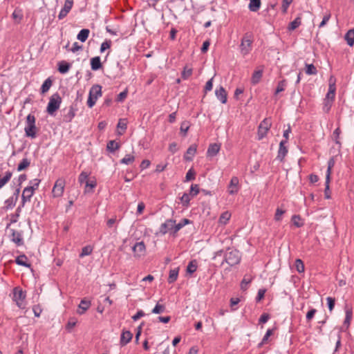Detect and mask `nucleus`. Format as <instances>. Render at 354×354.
<instances>
[{"label":"nucleus","mask_w":354,"mask_h":354,"mask_svg":"<svg viewBox=\"0 0 354 354\" xmlns=\"http://www.w3.org/2000/svg\"><path fill=\"white\" fill-rule=\"evenodd\" d=\"M251 281L252 279L250 278H247L246 277H244L241 283V289L246 290L248 288V285L251 282Z\"/></svg>","instance_id":"obj_59"},{"label":"nucleus","mask_w":354,"mask_h":354,"mask_svg":"<svg viewBox=\"0 0 354 354\" xmlns=\"http://www.w3.org/2000/svg\"><path fill=\"white\" fill-rule=\"evenodd\" d=\"M92 252H93V247H91V245L84 246L82 249V252L80 254V257L82 258L85 256H88V255L91 254L92 253Z\"/></svg>","instance_id":"obj_47"},{"label":"nucleus","mask_w":354,"mask_h":354,"mask_svg":"<svg viewBox=\"0 0 354 354\" xmlns=\"http://www.w3.org/2000/svg\"><path fill=\"white\" fill-rule=\"evenodd\" d=\"M192 75V68L187 66L184 67L181 73V77L183 80H187Z\"/></svg>","instance_id":"obj_48"},{"label":"nucleus","mask_w":354,"mask_h":354,"mask_svg":"<svg viewBox=\"0 0 354 354\" xmlns=\"http://www.w3.org/2000/svg\"><path fill=\"white\" fill-rule=\"evenodd\" d=\"M306 73L309 75H316L317 73V70L313 64H306Z\"/></svg>","instance_id":"obj_43"},{"label":"nucleus","mask_w":354,"mask_h":354,"mask_svg":"<svg viewBox=\"0 0 354 354\" xmlns=\"http://www.w3.org/2000/svg\"><path fill=\"white\" fill-rule=\"evenodd\" d=\"M65 184V180L63 178H59L55 181L52 190L53 196L54 198L62 196L64 192Z\"/></svg>","instance_id":"obj_7"},{"label":"nucleus","mask_w":354,"mask_h":354,"mask_svg":"<svg viewBox=\"0 0 354 354\" xmlns=\"http://www.w3.org/2000/svg\"><path fill=\"white\" fill-rule=\"evenodd\" d=\"M199 192H200V189H199L198 185L192 184L190 187V190H189V196L192 198H194V196L198 195Z\"/></svg>","instance_id":"obj_44"},{"label":"nucleus","mask_w":354,"mask_h":354,"mask_svg":"<svg viewBox=\"0 0 354 354\" xmlns=\"http://www.w3.org/2000/svg\"><path fill=\"white\" fill-rule=\"evenodd\" d=\"M91 305V301L86 300V299H82L78 306L77 313L79 315L84 314L85 312L90 308Z\"/></svg>","instance_id":"obj_19"},{"label":"nucleus","mask_w":354,"mask_h":354,"mask_svg":"<svg viewBox=\"0 0 354 354\" xmlns=\"http://www.w3.org/2000/svg\"><path fill=\"white\" fill-rule=\"evenodd\" d=\"M198 268V262L196 259L192 260L189 262L187 266V272L189 274H192L195 272Z\"/></svg>","instance_id":"obj_32"},{"label":"nucleus","mask_w":354,"mask_h":354,"mask_svg":"<svg viewBox=\"0 0 354 354\" xmlns=\"http://www.w3.org/2000/svg\"><path fill=\"white\" fill-rule=\"evenodd\" d=\"M135 156L132 154H127L123 158L120 160L121 165H131L135 161Z\"/></svg>","instance_id":"obj_36"},{"label":"nucleus","mask_w":354,"mask_h":354,"mask_svg":"<svg viewBox=\"0 0 354 354\" xmlns=\"http://www.w3.org/2000/svg\"><path fill=\"white\" fill-rule=\"evenodd\" d=\"M11 232V241L14 242L17 246L24 245V239L22 233L17 232L13 229L10 230Z\"/></svg>","instance_id":"obj_15"},{"label":"nucleus","mask_w":354,"mask_h":354,"mask_svg":"<svg viewBox=\"0 0 354 354\" xmlns=\"http://www.w3.org/2000/svg\"><path fill=\"white\" fill-rule=\"evenodd\" d=\"M41 183V180L38 178H35L29 181L28 187L32 188V189L35 192L38 189L39 185Z\"/></svg>","instance_id":"obj_50"},{"label":"nucleus","mask_w":354,"mask_h":354,"mask_svg":"<svg viewBox=\"0 0 354 354\" xmlns=\"http://www.w3.org/2000/svg\"><path fill=\"white\" fill-rule=\"evenodd\" d=\"M12 173L7 171L5 176L0 179V189H1L11 178Z\"/></svg>","instance_id":"obj_46"},{"label":"nucleus","mask_w":354,"mask_h":354,"mask_svg":"<svg viewBox=\"0 0 354 354\" xmlns=\"http://www.w3.org/2000/svg\"><path fill=\"white\" fill-rule=\"evenodd\" d=\"M132 251L136 257L143 256L146 251V246L143 241L136 242L132 247Z\"/></svg>","instance_id":"obj_10"},{"label":"nucleus","mask_w":354,"mask_h":354,"mask_svg":"<svg viewBox=\"0 0 354 354\" xmlns=\"http://www.w3.org/2000/svg\"><path fill=\"white\" fill-rule=\"evenodd\" d=\"M191 196L188 193H184L183 196L180 197V202L183 204V205L185 207H187L189 206V202L191 201Z\"/></svg>","instance_id":"obj_41"},{"label":"nucleus","mask_w":354,"mask_h":354,"mask_svg":"<svg viewBox=\"0 0 354 354\" xmlns=\"http://www.w3.org/2000/svg\"><path fill=\"white\" fill-rule=\"evenodd\" d=\"M300 221H301L300 216L293 215L292 216V221L293 224L297 227H299L303 225V223H300Z\"/></svg>","instance_id":"obj_53"},{"label":"nucleus","mask_w":354,"mask_h":354,"mask_svg":"<svg viewBox=\"0 0 354 354\" xmlns=\"http://www.w3.org/2000/svg\"><path fill=\"white\" fill-rule=\"evenodd\" d=\"M111 45V40H106L104 41L100 46V53H103L106 49L109 48Z\"/></svg>","instance_id":"obj_57"},{"label":"nucleus","mask_w":354,"mask_h":354,"mask_svg":"<svg viewBox=\"0 0 354 354\" xmlns=\"http://www.w3.org/2000/svg\"><path fill=\"white\" fill-rule=\"evenodd\" d=\"M326 301H327V305H328V310L330 311H332L333 310L335 304V298L328 297L326 298Z\"/></svg>","instance_id":"obj_55"},{"label":"nucleus","mask_w":354,"mask_h":354,"mask_svg":"<svg viewBox=\"0 0 354 354\" xmlns=\"http://www.w3.org/2000/svg\"><path fill=\"white\" fill-rule=\"evenodd\" d=\"M120 145L118 142L115 140H110L108 142L106 149L109 151L114 153L116 150L120 148Z\"/></svg>","instance_id":"obj_35"},{"label":"nucleus","mask_w":354,"mask_h":354,"mask_svg":"<svg viewBox=\"0 0 354 354\" xmlns=\"http://www.w3.org/2000/svg\"><path fill=\"white\" fill-rule=\"evenodd\" d=\"M239 180L238 177L233 176L227 186V192L230 195L236 194L239 191Z\"/></svg>","instance_id":"obj_8"},{"label":"nucleus","mask_w":354,"mask_h":354,"mask_svg":"<svg viewBox=\"0 0 354 354\" xmlns=\"http://www.w3.org/2000/svg\"><path fill=\"white\" fill-rule=\"evenodd\" d=\"M52 80H50V77L47 78L42 84L41 86V93H46L47 91H48V90L50 89V88L52 86Z\"/></svg>","instance_id":"obj_37"},{"label":"nucleus","mask_w":354,"mask_h":354,"mask_svg":"<svg viewBox=\"0 0 354 354\" xmlns=\"http://www.w3.org/2000/svg\"><path fill=\"white\" fill-rule=\"evenodd\" d=\"M62 103V98L58 93L51 95L47 105L46 111L50 115H54L55 112L59 109Z\"/></svg>","instance_id":"obj_4"},{"label":"nucleus","mask_w":354,"mask_h":354,"mask_svg":"<svg viewBox=\"0 0 354 354\" xmlns=\"http://www.w3.org/2000/svg\"><path fill=\"white\" fill-rule=\"evenodd\" d=\"M178 276V268L172 269L169 271L167 281L169 283H173L177 280Z\"/></svg>","instance_id":"obj_34"},{"label":"nucleus","mask_w":354,"mask_h":354,"mask_svg":"<svg viewBox=\"0 0 354 354\" xmlns=\"http://www.w3.org/2000/svg\"><path fill=\"white\" fill-rule=\"evenodd\" d=\"M295 268H296V270L297 271L299 272V273H302L304 272V264L303 263V261L299 259H297L295 260Z\"/></svg>","instance_id":"obj_49"},{"label":"nucleus","mask_w":354,"mask_h":354,"mask_svg":"<svg viewBox=\"0 0 354 354\" xmlns=\"http://www.w3.org/2000/svg\"><path fill=\"white\" fill-rule=\"evenodd\" d=\"M102 95V86L99 84L93 85L90 91L87 100V105L92 108L96 103L97 100Z\"/></svg>","instance_id":"obj_5"},{"label":"nucleus","mask_w":354,"mask_h":354,"mask_svg":"<svg viewBox=\"0 0 354 354\" xmlns=\"http://www.w3.org/2000/svg\"><path fill=\"white\" fill-rule=\"evenodd\" d=\"M221 149V145L217 143L210 144L207 151V155L208 156L214 157L217 155Z\"/></svg>","instance_id":"obj_22"},{"label":"nucleus","mask_w":354,"mask_h":354,"mask_svg":"<svg viewBox=\"0 0 354 354\" xmlns=\"http://www.w3.org/2000/svg\"><path fill=\"white\" fill-rule=\"evenodd\" d=\"M36 118L34 115L30 113L26 117V124L24 127L25 136L28 138L34 139L37 137Z\"/></svg>","instance_id":"obj_2"},{"label":"nucleus","mask_w":354,"mask_h":354,"mask_svg":"<svg viewBox=\"0 0 354 354\" xmlns=\"http://www.w3.org/2000/svg\"><path fill=\"white\" fill-rule=\"evenodd\" d=\"M176 223V221L173 219H167L166 221L161 224L160 227V233L161 234H165L168 232H169L171 234H172V232L174 230V223Z\"/></svg>","instance_id":"obj_11"},{"label":"nucleus","mask_w":354,"mask_h":354,"mask_svg":"<svg viewBox=\"0 0 354 354\" xmlns=\"http://www.w3.org/2000/svg\"><path fill=\"white\" fill-rule=\"evenodd\" d=\"M192 221L189 220V219H187V218H183L178 223L176 224L175 223H174V230L172 232V234H175L176 233H177L180 229H182L184 226H185L186 225H188L189 223H191Z\"/></svg>","instance_id":"obj_23"},{"label":"nucleus","mask_w":354,"mask_h":354,"mask_svg":"<svg viewBox=\"0 0 354 354\" xmlns=\"http://www.w3.org/2000/svg\"><path fill=\"white\" fill-rule=\"evenodd\" d=\"M286 87V81L285 80H281L278 82L277 86L275 90L274 94L277 95L285 90Z\"/></svg>","instance_id":"obj_45"},{"label":"nucleus","mask_w":354,"mask_h":354,"mask_svg":"<svg viewBox=\"0 0 354 354\" xmlns=\"http://www.w3.org/2000/svg\"><path fill=\"white\" fill-rule=\"evenodd\" d=\"M91 68L93 71H97L102 68L100 57L99 56L91 59Z\"/></svg>","instance_id":"obj_25"},{"label":"nucleus","mask_w":354,"mask_h":354,"mask_svg":"<svg viewBox=\"0 0 354 354\" xmlns=\"http://www.w3.org/2000/svg\"><path fill=\"white\" fill-rule=\"evenodd\" d=\"M12 17L17 24H19L24 17L22 10L16 8L12 14Z\"/></svg>","instance_id":"obj_27"},{"label":"nucleus","mask_w":354,"mask_h":354,"mask_svg":"<svg viewBox=\"0 0 354 354\" xmlns=\"http://www.w3.org/2000/svg\"><path fill=\"white\" fill-rule=\"evenodd\" d=\"M344 38L347 44L350 46H353L354 45V29L348 30Z\"/></svg>","instance_id":"obj_29"},{"label":"nucleus","mask_w":354,"mask_h":354,"mask_svg":"<svg viewBox=\"0 0 354 354\" xmlns=\"http://www.w3.org/2000/svg\"><path fill=\"white\" fill-rule=\"evenodd\" d=\"M88 177V174L86 171H82L80 176H79V182L80 183H83L84 182L86 183V181H87V178Z\"/></svg>","instance_id":"obj_64"},{"label":"nucleus","mask_w":354,"mask_h":354,"mask_svg":"<svg viewBox=\"0 0 354 354\" xmlns=\"http://www.w3.org/2000/svg\"><path fill=\"white\" fill-rule=\"evenodd\" d=\"M189 125L188 122H183L180 125V131L185 136L189 130Z\"/></svg>","instance_id":"obj_60"},{"label":"nucleus","mask_w":354,"mask_h":354,"mask_svg":"<svg viewBox=\"0 0 354 354\" xmlns=\"http://www.w3.org/2000/svg\"><path fill=\"white\" fill-rule=\"evenodd\" d=\"M133 337V334L129 330L122 331L120 335V344L124 346L129 343Z\"/></svg>","instance_id":"obj_18"},{"label":"nucleus","mask_w":354,"mask_h":354,"mask_svg":"<svg viewBox=\"0 0 354 354\" xmlns=\"http://www.w3.org/2000/svg\"><path fill=\"white\" fill-rule=\"evenodd\" d=\"M197 150V146L196 145H192L187 149L186 153L184 156V159L187 161H191L193 160L194 156H195Z\"/></svg>","instance_id":"obj_21"},{"label":"nucleus","mask_w":354,"mask_h":354,"mask_svg":"<svg viewBox=\"0 0 354 354\" xmlns=\"http://www.w3.org/2000/svg\"><path fill=\"white\" fill-rule=\"evenodd\" d=\"M266 292V290L264 288H261L258 290L257 295L256 297L257 302L260 301L264 297Z\"/></svg>","instance_id":"obj_62"},{"label":"nucleus","mask_w":354,"mask_h":354,"mask_svg":"<svg viewBox=\"0 0 354 354\" xmlns=\"http://www.w3.org/2000/svg\"><path fill=\"white\" fill-rule=\"evenodd\" d=\"M195 178V172L192 168L189 169L185 176V181H190Z\"/></svg>","instance_id":"obj_54"},{"label":"nucleus","mask_w":354,"mask_h":354,"mask_svg":"<svg viewBox=\"0 0 354 354\" xmlns=\"http://www.w3.org/2000/svg\"><path fill=\"white\" fill-rule=\"evenodd\" d=\"M73 5V0H66L64 7L60 10L59 15H58V19L59 20L64 19L71 11L72 9Z\"/></svg>","instance_id":"obj_12"},{"label":"nucleus","mask_w":354,"mask_h":354,"mask_svg":"<svg viewBox=\"0 0 354 354\" xmlns=\"http://www.w3.org/2000/svg\"><path fill=\"white\" fill-rule=\"evenodd\" d=\"M67 111L66 113H64L63 115V120L65 122H70L73 120V119L75 118L76 115L77 109L73 106L71 105L69 106L68 109H63V111Z\"/></svg>","instance_id":"obj_14"},{"label":"nucleus","mask_w":354,"mask_h":354,"mask_svg":"<svg viewBox=\"0 0 354 354\" xmlns=\"http://www.w3.org/2000/svg\"><path fill=\"white\" fill-rule=\"evenodd\" d=\"M90 30L87 28L82 29L77 35V39L81 42H85L88 37Z\"/></svg>","instance_id":"obj_26"},{"label":"nucleus","mask_w":354,"mask_h":354,"mask_svg":"<svg viewBox=\"0 0 354 354\" xmlns=\"http://www.w3.org/2000/svg\"><path fill=\"white\" fill-rule=\"evenodd\" d=\"M345 313L346 316L344 322V325L346 326V327L348 328L350 325L351 320L353 317V310L351 308H346Z\"/></svg>","instance_id":"obj_38"},{"label":"nucleus","mask_w":354,"mask_h":354,"mask_svg":"<svg viewBox=\"0 0 354 354\" xmlns=\"http://www.w3.org/2000/svg\"><path fill=\"white\" fill-rule=\"evenodd\" d=\"M254 42V36L251 32H245L241 39L239 45L240 53L243 56H246L250 53L252 50Z\"/></svg>","instance_id":"obj_1"},{"label":"nucleus","mask_w":354,"mask_h":354,"mask_svg":"<svg viewBox=\"0 0 354 354\" xmlns=\"http://www.w3.org/2000/svg\"><path fill=\"white\" fill-rule=\"evenodd\" d=\"M15 263L19 266L30 268V264L28 263V258L25 254H21L15 259Z\"/></svg>","instance_id":"obj_24"},{"label":"nucleus","mask_w":354,"mask_h":354,"mask_svg":"<svg viewBox=\"0 0 354 354\" xmlns=\"http://www.w3.org/2000/svg\"><path fill=\"white\" fill-rule=\"evenodd\" d=\"M333 103V102L331 101L324 100L323 106L324 111L328 113L330 110Z\"/></svg>","instance_id":"obj_61"},{"label":"nucleus","mask_w":354,"mask_h":354,"mask_svg":"<svg viewBox=\"0 0 354 354\" xmlns=\"http://www.w3.org/2000/svg\"><path fill=\"white\" fill-rule=\"evenodd\" d=\"M285 211L277 208L274 214V220L277 221H280L282 219V215L284 214Z\"/></svg>","instance_id":"obj_58"},{"label":"nucleus","mask_w":354,"mask_h":354,"mask_svg":"<svg viewBox=\"0 0 354 354\" xmlns=\"http://www.w3.org/2000/svg\"><path fill=\"white\" fill-rule=\"evenodd\" d=\"M261 7V0H250L248 8L251 12H257Z\"/></svg>","instance_id":"obj_31"},{"label":"nucleus","mask_w":354,"mask_h":354,"mask_svg":"<svg viewBox=\"0 0 354 354\" xmlns=\"http://www.w3.org/2000/svg\"><path fill=\"white\" fill-rule=\"evenodd\" d=\"M165 310V306L163 304H160L159 302H158L155 307L152 309L151 313L153 314H160L164 313Z\"/></svg>","instance_id":"obj_42"},{"label":"nucleus","mask_w":354,"mask_h":354,"mask_svg":"<svg viewBox=\"0 0 354 354\" xmlns=\"http://www.w3.org/2000/svg\"><path fill=\"white\" fill-rule=\"evenodd\" d=\"M287 143L286 140H282L279 143V147L278 150V153L277 156V159L279 160L280 162H283L284 160V158L288 153V149L285 146V145Z\"/></svg>","instance_id":"obj_13"},{"label":"nucleus","mask_w":354,"mask_h":354,"mask_svg":"<svg viewBox=\"0 0 354 354\" xmlns=\"http://www.w3.org/2000/svg\"><path fill=\"white\" fill-rule=\"evenodd\" d=\"M329 183H330V179L328 180V178H326V182H325L326 187H325V190H324V194H325V198L326 199L330 198Z\"/></svg>","instance_id":"obj_56"},{"label":"nucleus","mask_w":354,"mask_h":354,"mask_svg":"<svg viewBox=\"0 0 354 354\" xmlns=\"http://www.w3.org/2000/svg\"><path fill=\"white\" fill-rule=\"evenodd\" d=\"M25 292L21 289L15 288L13 291V300L16 302V304L19 308H25Z\"/></svg>","instance_id":"obj_6"},{"label":"nucleus","mask_w":354,"mask_h":354,"mask_svg":"<svg viewBox=\"0 0 354 354\" xmlns=\"http://www.w3.org/2000/svg\"><path fill=\"white\" fill-rule=\"evenodd\" d=\"M145 313L142 310H138L137 313L132 317V319L136 322L140 318L145 317Z\"/></svg>","instance_id":"obj_63"},{"label":"nucleus","mask_w":354,"mask_h":354,"mask_svg":"<svg viewBox=\"0 0 354 354\" xmlns=\"http://www.w3.org/2000/svg\"><path fill=\"white\" fill-rule=\"evenodd\" d=\"M241 257L240 252L237 250H228L225 253L224 259L222 261V264L225 262L230 266H234L240 263Z\"/></svg>","instance_id":"obj_3"},{"label":"nucleus","mask_w":354,"mask_h":354,"mask_svg":"<svg viewBox=\"0 0 354 354\" xmlns=\"http://www.w3.org/2000/svg\"><path fill=\"white\" fill-rule=\"evenodd\" d=\"M215 95L216 98L222 103L225 104L227 102V93L225 88L223 86H220L215 91Z\"/></svg>","instance_id":"obj_17"},{"label":"nucleus","mask_w":354,"mask_h":354,"mask_svg":"<svg viewBox=\"0 0 354 354\" xmlns=\"http://www.w3.org/2000/svg\"><path fill=\"white\" fill-rule=\"evenodd\" d=\"M270 122L267 119H264L261 122L258 129L259 140H261L267 135V133L270 127Z\"/></svg>","instance_id":"obj_9"},{"label":"nucleus","mask_w":354,"mask_h":354,"mask_svg":"<svg viewBox=\"0 0 354 354\" xmlns=\"http://www.w3.org/2000/svg\"><path fill=\"white\" fill-rule=\"evenodd\" d=\"M30 164V161L27 158H24L21 160L17 166V171H21L27 168Z\"/></svg>","instance_id":"obj_40"},{"label":"nucleus","mask_w":354,"mask_h":354,"mask_svg":"<svg viewBox=\"0 0 354 354\" xmlns=\"http://www.w3.org/2000/svg\"><path fill=\"white\" fill-rule=\"evenodd\" d=\"M231 217V214L226 211L221 214L219 218V223L222 225H225L229 221Z\"/></svg>","instance_id":"obj_39"},{"label":"nucleus","mask_w":354,"mask_h":354,"mask_svg":"<svg viewBox=\"0 0 354 354\" xmlns=\"http://www.w3.org/2000/svg\"><path fill=\"white\" fill-rule=\"evenodd\" d=\"M262 75H263L262 70L255 71L252 75L251 83L253 85L258 84L260 82V80L262 77Z\"/></svg>","instance_id":"obj_28"},{"label":"nucleus","mask_w":354,"mask_h":354,"mask_svg":"<svg viewBox=\"0 0 354 354\" xmlns=\"http://www.w3.org/2000/svg\"><path fill=\"white\" fill-rule=\"evenodd\" d=\"M34 193L35 192L28 186L24 188L21 196L22 206H24L26 202L30 201Z\"/></svg>","instance_id":"obj_16"},{"label":"nucleus","mask_w":354,"mask_h":354,"mask_svg":"<svg viewBox=\"0 0 354 354\" xmlns=\"http://www.w3.org/2000/svg\"><path fill=\"white\" fill-rule=\"evenodd\" d=\"M76 324H77V320L75 318H74V317L70 318L66 325V330L68 332H71V330L73 329V328L75 327Z\"/></svg>","instance_id":"obj_51"},{"label":"nucleus","mask_w":354,"mask_h":354,"mask_svg":"<svg viewBox=\"0 0 354 354\" xmlns=\"http://www.w3.org/2000/svg\"><path fill=\"white\" fill-rule=\"evenodd\" d=\"M71 68V64L65 61H62L58 64V71L62 74L66 73Z\"/></svg>","instance_id":"obj_30"},{"label":"nucleus","mask_w":354,"mask_h":354,"mask_svg":"<svg viewBox=\"0 0 354 354\" xmlns=\"http://www.w3.org/2000/svg\"><path fill=\"white\" fill-rule=\"evenodd\" d=\"M335 162L333 158H330L328 162V168L326 171V178L330 179V174H331V169L332 167L334 166Z\"/></svg>","instance_id":"obj_52"},{"label":"nucleus","mask_w":354,"mask_h":354,"mask_svg":"<svg viewBox=\"0 0 354 354\" xmlns=\"http://www.w3.org/2000/svg\"><path fill=\"white\" fill-rule=\"evenodd\" d=\"M301 18L300 17H297L289 24L288 29L289 31H292L297 28L301 25Z\"/></svg>","instance_id":"obj_33"},{"label":"nucleus","mask_w":354,"mask_h":354,"mask_svg":"<svg viewBox=\"0 0 354 354\" xmlns=\"http://www.w3.org/2000/svg\"><path fill=\"white\" fill-rule=\"evenodd\" d=\"M336 86L335 84L330 82L328 91L326 95L324 100H329L333 102L335 97Z\"/></svg>","instance_id":"obj_20"}]
</instances>
